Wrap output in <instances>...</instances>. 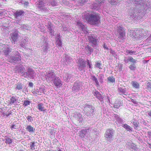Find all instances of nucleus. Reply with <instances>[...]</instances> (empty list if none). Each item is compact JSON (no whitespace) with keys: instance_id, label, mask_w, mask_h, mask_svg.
Listing matches in <instances>:
<instances>
[{"instance_id":"34","label":"nucleus","mask_w":151,"mask_h":151,"mask_svg":"<svg viewBox=\"0 0 151 151\" xmlns=\"http://www.w3.org/2000/svg\"><path fill=\"white\" fill-rule=\"evenodd\" d=\"M132 86L134 88H139V85L138 83L135 81H132L131 82Z\"/></svg>"},{"instance_id":"50","label":"nucleus","mask_w":151,"mask_h":151,"mask_svg":"<svg viewBox=\"0 0 151 151\" xmlns=\"http://www.w3.org/2000/svg\"><path fill=\"white\" fill-rule=\"evenodd\" d=\"M132 122V124H133L134 127V128L136 129L138 126V124L137 122V120H134Z\"/></svg>"},{"instance_id":"28","label":"nucleus","mask_w":151,"mask_h":151,"mask_svg":"<svg viewBox=\"0 0 151 151\" xmlns=\"http://www.w3.org/2000/svg\"><path fill=\"white\" fill-rule=\"evenodd\" d=\"M90 129V128H89L88 129H82L80 132L81 137H84L87 132H90L89 131Z\"/></svg>"},{"instance_id":"15","label":"nucleus","mask_w":151,"mask_h":151,"mask_svg":"<svg viewBox=\"0 0 151 151\" xmlns=\"http://www.w3.org/2000/svg\"><path fill=\"white\" fill-rule=\"evenodd\" d=\"M137 31L138 32H137V33H135V38H140V37L146 36L147 35V33H144L145 31L143 30L139 29L137 30Z\"/></svg>"},{"instance_id":"60","label":"nucleus","mask_w":151,"mask_h":151,"mask_svg":"<svg viewBox=\"0 0 151 151\" xmlns=\"http://www.w3.org/2000/svg\"><path fill=\"white\" fill-rule=\"evenodd\" d=\"M131 101L136 105H139V102L137 101L136 100L132 99Z\"/></svg>"},{"instance_id":"63","label":"nucleus","mask_w":151,"mask_h":151,"mask_svg":"<svg viewBox=\"0 0 151 151\" xmlns=\"http://www.w3.org/2000/svg\"><path fill=\"white\" fill-rule=\"evenodd\" d=\"M87 65H88L89 68H91L92 64L91 62L89 60H88L87 61Z\"/></svg>"},{"instance_id":"7","label":"nucleus","mask_w":151,"mask_h":151,"mask_svg":"<svg viewBox=\"0 0 151 151\" xmlns=\"http://www.w3.org/2000/svg\"><path fill=\"white\" fill-rule=\"evenodd\" d=\"M88 39L90 43L92 44L94 46H96L98 40L96 39L95 36L93 34L87 35Z\"/></svg>"},{"instance_id":"48","label":"nucleus","mask_w":151,"mask_h":151,"mask_svg":"<svg viewBox=\"0 0 151 151\" xmlns=\"http://www.w3.org/2000/svg\"><path fill=\"white\" fill-rule=\"evenodd\" d=\"M6 142L8 144H11L12 142V139L9 137H6L5 138Z\"/></svg>"},{"instance_id":"1","label":"nucleus","mask_w":151,"mask_h":151,"mask_svg":"<svg viewBox=\"0 0 151 151\" xmlns=\"http://www.w3.org/2000/svg\"><path fill=\"white\" fill-rule=\"evenodd\" d=\"M82 19L85 21H87L92 25L98 24L100 22V18L99 14L94 13H86L82 16Z\"/></svg>"},{"instance_id":"53","label":"nucleus","mask_w":151,"mask_h":151,"mask_svg":"<svg viewBox=\"0 0 151 151\" xmlns=\"http://www.w3.org/2000/svg\"><path fill=\"white\" fill-rule=\"evenodd\" d=\"M130 62L133 63V64L136 63L137 62V60H135L131 56H130L129 60Z\"/></svg>"},{"instance_id":"16","label":"nucleus","mask_w":151,"mask_h":151,"mask_svg":"<svg viewBox=\"0 0 151 151\" xmlns=\"http://www.w3.org/2000/svg\"><path fill=\"white\" fill-rule=\"evenodd\" d=\"M37 7L42 12H46L48 10L47 8L45 6L42 2H40L39 4L37 5Z\"/></svg>"},{"instance_id":"47","label":"nucleus","mask_w":151,"mask_h":151,"mask_svg":"<svg viewBox=\"0 0 151 151\" xmlns=\"http://www.w3.org/2000/svg\"><path fill=\"white\" fill-rule=\"evenodd\" d=\"M12 53L13 55H14L15 56H20V54L17 51L14 50L12 52Z\"/></svg>"},{"instance_id":"42","label":"nucleus","mask_w":151,"mask_h":151,"mask_svg":"<svg viewBox=\"0 0 151 151\" xmlns=\"http://www.w3.org/2000/svg\"><path fill=\"white\" fill-rule=\"evenodd\" d=\"M108 80L109 83H113L115 82V79L113 76L109 77L108 78Z\"/></svg>"},{"instance_id":"10","label":"nucleus","mask_w":151,"mask_h":151,"mask_svg":"<svg viewBox=\"0 0 151 151\" xmlns=\"http://www.w3.org/2000/svg\"><path fill=\"white\" fill-rule=\"evenodd\" d=\"M93 93L94 95L96 96V98L98 99L100 101H104V97L105 96L102 95L99 92L96 90H95V91H93Z\"/></svg>"},{"instance_id":"61","label":"nucleus","mask_w":151,"mask_h":151,"mask_svg":"<svg viewBox=\"0 0 151 151\" xmlns=\"http://www.w3.org/2000/svg\"><path fill=\"white\" fill-rule=\"evenodd\" d=\"M50 4L52 5L53 6H55L56 5L57 3L54 0H52L51 1V2Z\"/></svg>"},{"instance_id":"51","label":"nucleus","mask_w":151,"mask_h":151,"mask_svg":"<svg viewBox=\"0 0 151 151\" xmlns=\"http://www.w3.org/2000/svg\"><path fill=\"white\" fill-rule=\"evenodd\" d=\"M129 147L134 150H137V147L134 144H131Z\"/></svg>"},{"instance_id":"23","label":"nucleus","mask_w":151,"mask_h":151,"mask_svg":"<svg viewBox=\"0 0 151 151\" xmlns=\"http://www.w3.org/2000/svg\"><path fill=\"white\" fill-rule=\"evenodd\" d=\"M93 50L92 48L88 45L86 46L85 47L84 51L85 53L86 54H91L93 52Z\"/></svg>"},{"instance_id":"3","label":"nucleus","mask_w":151,"mask_h":151,"mask_svg":"<svg viewBox=\"0 0 151 151\" xmlns=\"http://www.w3.org/2000/svg\"><path fill=\"white\" fill-rule=\"evenodd\" d=\"M117 31L119 34H118V37L120 39V41L123 42L126 38L124 29L119 25H117Z\"/></svg>"},{"instance_id":"24","label":"nucleus","mask_w":151,"mask_h":151,"mask_svg":"<svg viewBox=\"0 0 151 151\" xmlns=\"http://www.w3.org/2000/svg\"><path fill=\"white\" fill-rule=\"evenodd\" d=\"M63 76L64 81L66 82H68L72 76V75L69 73H65Z\"/></svg>"},{"instance_id":"54","label":"nucleus","mask_w":151,"mask_h":151,"mask_svg":"<svg viewBox=\"0 0 151 151\" xmlns=\"http://www.w3.org/2000/svg\"><path fill=\"white\" fill-rule=\"evenodd\" d=\"M129 58L130 56L125 57L124 60V62L126 63H128L129 62H130V60H129Z\"/></svg>"},{"instance_id":"13","label":"nucleus","mask_w":151,"mask_h":151,"mask_svg":"<svg viewBox=\"0 0 151 151\" xmlns=\"http://www.w3.org/2000/svg\"><path fill=\"white\" fill-rule=\"evenodd\" d=\"M42 44L43 45L42 46V47L43 52L47 53L50 48L48 43L47 41H45L43 42Z\"/></svg>"},{"instance_id":"32","label":"nucleus","mask_w":151,"mask_h":151,"mask_svg":"<svg viewBox=\"0 0 151 151\" xmlns=\"http://www.w3.org/2000/svg\"><path fill=\"white\" fill-rule=\"evenodd\" d=\"M27 40H28L27 37H24V40L22 41V42L20 44V46L23 48H25Z\"/></svg>"},{"instance_id":"8","label":"nucleus","mask_w":151,"mask_h":151,"mask_svg":"<svg viewBox=\"0 0 151 151\" xmlns=\"http://www.w3.org/2000/svg\"><path fill=\"white\" fill-rule=\"evenodd\" d=\"M21 56L17 57L12 55L9 58V60L10 63H18L20 62L21 60Z\"/></svg>"},{"instance_id":"2","label":"nucleus","mask_w":151,"mask_h":151,"mask_svg":"<svg viewBox=\"0 0 151 151\" xmlns=\"http://www.w3.org/2000/svg\"><path fill=\"white\" fill-rule=\"evenodd\" d=\"M115 132L112 129H107L104 134V137L107 142L110 143L114 139Z\"/></svg>"},{"instance_id":"25","label":"nucleus","mask_w":151,"mask_h":151,"mask_svg":"<svg viewBox=\"0 0 151 151\" xmlns=\"http://www.w3.org/2000/svg\"><path fill=\"white\" fill-rule=\"evenodd\" d=\"M27 130L31 134H33L35 132V129L32 127L30 125H28L26 128Z\"/></svg>"},{"instance_id":"6","label":"nucleus","mask_w":151,"mask_h":151,"mask_svg":"<svg viewBox=\"0 0 151 151\" xmlns=\"http://www.w3.org/2000/svg\"><path fill=\"white\" fill-rule=\"evenodd\" d=\"M76 62L78 64L80 70H84L86 66V62L84 60L81 58H79L77 60Z\"/></svg>"},{"instance_id":"22","label":"nucleus","mask_w":151,"mask_h":151,"mask_svg":"<svg viewBox=\"0 0 151 151\" xmlns=\"http://www.w3.org/2000/svg\"><path fill=\"white\" fill-rule=\"evenodd\" d=\"M57 37L56 38V43L59 48H61L63 46L62 42L60 39V36L59 34L57 35Z\"/></svg>"},{"instance_id":"39","label":"nucleus","mask_w":151,"mask_h":151,"mask_svg":"<svg viewBox=\"0 0 151 151\" xmlns=\"http://www.w3.org/2000/svg\"><path fill=\"white\" fill-rule=\"evenodd\" d=\"M138 32L137 30H131L130 31V35L132 37H135V33H137V32Z\"/></svg>"},{"instance_id":"5","label":"nucleus","mask_w":151,"mask_h":151,"mask_svg":"<svg viewBox=\"0 0 151 151\" xmlns=\"http://www.w3.org/2000/svg\"><path fill=\"white\" fill-rule=\"evenodd\" d=\"M82 86L81 82L77 81L74 83L73 86L72 87V91L74 93L79 91L83 89Z\"/></svg>"},{"instance_id":"52","label":"nucleus","mask_w":151,"mask_h":151,"mask_svg":"<svg viewBox=\"0 0 151 151\" xmlns=\"http://www.w3.org/2000/svg\"><path fill=\"white\" fill-rule=\"evenodd\" d=\"M143 0H135L134 1V3L136 4H141L143 2Z\"/></svg>"},{"instance_id":"55","label":"nucleus","mask_w":151,"mask_h":151,"mask_svg":"<svg viewBox=\"0 0 151 151\" xmlns=\"http://www.w3.org/2000/svg\"><path fill=\"white\" fill-rule=\"evenodd\" d=\"M26 119L29 122H32L33 120L32 117L30 116L29 115L27 116Z\"/></svg>"},{"instance_id":"12","label":"nucleus","mask_w":151,"mask_h":151,"mask_svg":"<svg viewBox=\"0 0 151 151\" xmlns=\"http://www.w3.org/2000/svg\"><path fill=\"white\" fill-rule=\"evenodd\" d=\"M114 117L116 120L115 123L118 126H122V124L124 123V121L118 115L115 114Z\"/></svg>"},{"instance_id":"37","label":"nucleus","mask_w":151,"mask_h":151,"mask_svg":"<svg viewBox=\"0 0 151 151\" xmlns=\"http://www.w3.org/2000/svg\"><path fill=\"white\" fill-rule=\"evenodd\" d=\"M92 79L93 81H95L96 83V85L97 87H98L99 86V84L97 78L96 77L94 76L93 75L92 76Z\"/></svg>"},{"instance_id":"20","label":"nucleus","mask_w":151,"mask_h":151,"mask_svg":"<svg viewBox=\"0 0 151 151\" xmlns=\"http://www.w3.org/2000/svg\"><path fill=\"white\" fill-rule=\"evenodd\" d=\"M52 81L56 86L60 87L62 85L61 81L57 77Z\"/></svg>"},{"instance_id":"33","label":"nucleus","mask_w":151,"mask_h":151,"mask_svg":"<svg viewBox=\"0 0 151 151\" xmlns=\"http://www.w3.org/2000/svg\"><path fill=\"white\" fill-rule=\"evenodd\" d=\"M118 90L119 92L123 94L124 95H126L127 94V89L125 88L119 87L118 88Z\"/></svg>"},{"instance_id":"21","label":"nucleus","mask_w":151,"mask_h":151,"mask_svg":"<svg viewBox=\"0 0 151 151\" xmlns=\"http://www.w3.org/2000/svg\"><path fill=\"white\" fill-rule=\"evenodd\" d=\"M73 116L80 122L82 121L83 120V116L79 113H75L73 114Z\"/></svg>"},{"instance_id":"62","label":"nucleus","mask_w":151,"mask_h":151,"mask_svg":"<svg viewBox=\"0 0 151 151\" xmlns=\"http://www.w3.org/2000/svg\"><path fill=\"white\" fill-rule=\"evenodd\" d=\"M93 7L95 9H98L100 8V6L97 4H95L93 5Z\"/></svg>"},{"instance_id":"14","label":"nucleus","mask_w":151,"mask_h":151,"mask_svg":"<svg viewBox=\"0 0 151 151\" xmlns=\"http://www.w3.org/2000/svg\"><path fill=\"white\" fill-rule=\"evenodd\" d=\"M2 50L3 54L6 56H8L9 53L12 51L11 48L7 47L3 48Z\"/></svg>"},{"instance_id":"45","label":"nucleus","mask_w":151,"mask_h":151,"mask_svg":"<svg viewBox=\"0 0 151 151\" xmlns=\"http://www.w3.org/2000/svg\"><path fill=\"white\" fill-rule=\"evenodd\" d=\"M104 75L102 74H100L99 75V80L100 82L102 83L103 82Z\"/></svg>"},{"instance_id":"29","label":"nucleus","mask_w":151,"mask_h":151,"mask_svg":"<svg viewBox=\"0 0 151 151\" xmlns=\"http://www.w3.org/2000/svg\"><path fill=\"white\" fill-rule=\"evenodd\" d=\"M94 67L95 68H98L99 69H102L103 66L101 62L100 61H98L96 62L94 65Z\"/></svg>"},{"instance_id":"38","label":"nucleus","mask_w":151,"mask_h":151,"mask_svg":"<svg viewBox=\"0 0 151 151\" xmlns=\"http://www.w3.org/2000/svg\"><path fill=\"white\" fill-rule=\"evenodd\" d=\"M38 109L40 111H45V110L44 109V107L43 106V104L42 103H39L38 105Z\"/></svg>"},{"instance_id":"57","label":"nucleus","mask_w":151,"mask_h":151,"mask_svg":"<svg viewBox=\"0 0 151 151\" xmlns=\"http://www.w3.org/2000/svg\"><path fill=\"white\" fill-rule=\"evenodd\" d=\"M32 144L30 145L31 149L32 150H34L35 149V145L34 142H31Z\"/></svg>"},{"instance_id":"36","label":"nucleus","mask_w":151,"mask_h":151,"mask_svg":"<svg viewBox=\"0 0 151 151\" xmlns=\"http://www.w3.org/2000/svg\"><path fill=\"white\" fill-rule=\"evenodd\" d=\"M122 105V103L121 101H115L114 107L118 108Z\"/></svg>"},{"instance_id":"18","label":"nucleus","mask_w":151,"mask_h":151,"mask_svg":"<svg viewBox=\"0 0 151 151\" xmlns=\"http://www.w3.org/2000/svg\"><path fill=\"white\" fill-rule=\"evenodd\" d=\"M47 31L49 32L50 34L52 35H54V27L52 24H47Z\"/></svg>"},{"instance_id":"59","label":"nucleus","mask_w":151,"mask_h":151,"mask_svg":"<svg viewBox=\"0 0 151 151\" xmlns=\"http://www.w3.org/2000/svg\"><path fill=\"white\" fill-rule=\"evenodd\" d=\"M22 76H23L24 77L27 78L28 77V75L27 71L23 73L22 75Z\"/></svg>"},{"instance_id":"40","label":"nucleus","mask_w":151,"mask_h":151,"mask_svg":"<svg viewBox=\"0 0 151 151\" xmlns=\"http://www.w3.org/2000/svg\"><path fill=\"white\" fill-rule=\"evenodd\" d=\"M31 102V101L29 100H24V104L23 105V107H25L29 105Z\"/></svg>"},{"instance_id":"31","label":"nucleus","mask_w":151,"mask_h":151,"mask_svg":"<svg viewBox=\"0 0 151 151\" xmlns=\"http://www.w3.org/2000/svg\"><path fill=\"white\" fill-rule=\"evenodd\" d=\"M17 70L18 73H24V68L22 65H19L17 67Z\"/></svg>"},{"instance_id":"30","label":"nucleus","mask_w":151,"mask_h":151,"mask_svg":"<svg viewBox=\"0 0 151 151\" xmlns=\"http://www.w3.org/2000/svg\"><path fill=\"white\" fill-rule=\"evenodd\" d=\"M122 126L126 129L127 131L130 132L132 131V128L126 124H122Z\"/></svg>"},{"instance_id":"35","label":"nucleus","mask_w":151,"mask_h":151,"mask_svg":"<svg viewBox=\"0 0 151 151\" xmlns=\"http://www.w3.org/2000/svg\"><path fill=\"white\" fill-rule=\"evenodd\" d=\"M65 58L67 64H69L72 61V58L68 55H65Z\"/></svg>"},{"instance_id":"58","label":"nucleus","mask_w":151,"mask_h":151,"mask_svg":"<svg viewBox=\"0 0 151 151\" xmlns=\"http://www.w3.org/2000/svg\"><path fill=\"white\" fill-rule=\"evenodd\" d=\"M20 28L22 29H28L29 27H27L26 25L23 24L21 26Z\"/></svg>"},{"instance_id":"27","label":"nucleus","mask_w":151,"mask_h":151,"mask_svg":"<svg viewBox=\"0 0 151 151\" xmlns=\"http://www.w3.org/2000/svg\"><path fill=\"white\" fill-rule=\"evenodd\" d=\"M27 71L28 75V77L30 78H32L34 76V71L32 69L30 68H28Z\"/></svg>"},{"instance_id":"4","label":"nucleus","mask_w":151,"mask_h":151,"mask_svg":"<svg viewBox=\"0 0 151 151\" xmlns=\"http://www.w3.org/2000/svg\"><path fill=\"white\" fill-rule=\"evenodd\" d=\"M84 111L86 115L89 117L92 116L94 114L93 107L90 105H86L84 108Z\"/></svg>"},{"instance_id":"49","label":"nucleus","mask_w":151,"mask_h":151,"mask_svg":"<svg viewBox=\"0 0 151 151\" xmlns=\"http://www.w3.org/2000/svg\"><path fill=\"white\" fill-rule=\"evenodd\" d=\"M23 88L22 85L21 83L19 84H17L16 85V89H18L19 90H22Z\"/></svg>"},{"instance_id":"41","label":"nucleus","mask_w":151,"mask_h":151,"mask_svg":"<svg viewBox=\"0 0 151 151\" xmlns=\"http://www.w3.org/2000/svg\"><path fill=\"white\" fill-rule=\"evenodd\" d=\"M126 53L127 54H126V55H127L128 54H129L130 55H132L133 54H134L136 53V51H133L132 50H126Z\"/></svg>"},{"instance_id":"64","label":"nucleus","mask_w":151,"mask_h":151,"mask_svg":"<svg viewBox=\"0 0 151 151\" xmlns=\"http://www.w3.org/2000/svg\"><path fill=\"white\" fill-rule=\"evenodd\" d=\"M147 87L148 89H151V83H147Z\"/></svg>"},{"instance_id":"43","label":"nucleus","mask_w":151,"mask_h":151,"mask_svg":"<svg viewBox=\"0 0 151 151\" xmlns=\"http://www.w3.org/2000/svg\"><path fill=\"white\" fill-rule=\"evenodd\" d=\"M135 63L132 64L129 66V68L131 70H135L136 68V66Z\"/></svg>"},{"instance_id":"11","label":"nucleus","mask_w":151,"mask_h":151,"mask_svg":"<svg viewBox=\"0 0 151 151\" xmlns=\"http://www.w3.org/2000/svg\"><path fill=\"white\" fill-rule=\"evenodd\" d=\"M77 25L78 27L81 29V30L83 31L85 34H87L88 33L86 28L85 26L82 24L81 22L78 21L77 22Z\"/></svg>"},{"instance_id":"26","label":"nucleus","mask_w":151,"mask_h":151,"mask_svg":"<svg viewBox=\"0 0 151 151\" xmlns=\"http://www.w3.org/2000/svg\"><path fill=\"white\" fill-rule=\"evenodd\" d=\"M17 99L15 96H12L10 99V104H17L19 102L17 101Z\"/></svg>"},{"instance_id":"44","label":"nucleus","mask_w":151,"mask_h":151,"mask_svg":"<svg viewBox=\"0 0 151 151\" xmlns=\"http://www.w3.org/2000/svg\"><path fill=\"white\" fill-rule=\"evenodd\" d=\"M109 2L112 5H116L118 4L119 2L117 0H111Z\"/></svg>"},{"instance_id":"46","label":"nucleus","mask_w":151,"mask_h":151,"mask_svg":"<svg viewBox=\"0 0 151 151\" xmlns=\"http://www.w3.org/2000/svg\"><path fill=\"white\" fill-rule=\"evenodd\" d=\"M18 124H12V126L10 127V128L12 130H13V129H18V127L17 126Z\"/></svg>"},{"instance_id":"19","label":"nucleus","mask_w":151,"mask_h":151,"mask_svg":"<svg viewBox=\"0 0 151 151\" xmlns=\"http://www.w3.org/2000/svg\"><path fill=\"white\" fill-rule=\"evenodd\" d=\"M10 36L11 37V40H12L14 44H15V42L16 41H17L18 39V34L16 32H14L13 33L10 35Z\"/></svg>"},{"instance_id":"56","label":"nucleus","mask_w":151,"mask_h":151,"mask_svg":"<svg viewBox=\"0 0 151 151\" xmlns=\"http://www.w3.org/2000/svg\"><path fill=\"white\" fill-rule=\"evenodd\" d=\"M44 92L43 89L42 88H40L39 89V91H36L38 95H41V93Z\"/></svg>"},{"instance_id":"17","label":"nucleus","mask_w":151,"mask_h":151,"mask_svg":"<svg viewBox=\"0 0 151 151\" xmlns=\"http://www.w3.org/2000/svg\"><path fill=\"white\" fill-rule=\"evenodd\" d=\"M14 16L17 19L20 16L24 15V14L25 13V12L23 10H19L14 12Z\"/></svg>"},{"instance_id":"9","label":"nucleus","mask_w":151,"mask_h":151,"mask_svg":"<svg viewBox=\"0 0 151 151\" xmlns=\"http://www.w3.org/2000/svg\"><path fill=\"white\" fill-rule=\"evenodd\" d=\"M47 78L50 81H52L57 77L55 74H54V71L50 70L49 71L47 75Z\"/></svg>"}]
</instances>
